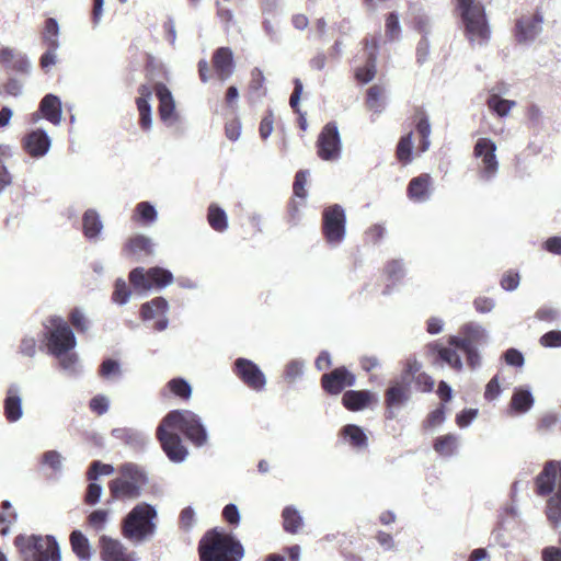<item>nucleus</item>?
Segmentation results:
<instances>
[{
	"label": "nucleus",
	"instance_id": "obj_1",
	"mask_svg": "<svg viewBox=\"0 0 561 561\" xmlns=\"http://www.w3.org/2000/svg\"><path fill=\"white\" fill-rule=\"evenodd\" d=\"M197 551L199 561H241L244 557L242 543L218 528H211L203 535Z\"/></svg>",
	"mask_w": 561,
	"mask_h": 561
},
{
	"label": "nucleus",
	"instance_id": "obj_2",
	"mask_svg": "<svg viewBox=\"0 0 561 561\" xmlns=\"http://www.w3.org/2000/svg\"><path fill=\"white\" fill-rule=\"evenodd\" d=\"M456 11L465 26V35L471 44L484 45L491 37L485 10L477 0H455Z\"/></svg>",
	"mask_w": 561,
	"mask_h": 561
},
{
	"label": "nucleus",
	"instance_id": "obj_3",
	"mask_svg": "<svg viewBox=\"0 0 561 561\" xmlns=\"http://www.w3.org/2000/svg\"><path fill=\"white\" fill-rule=\"evenodd\" d=\"M13 543L22 561H61L59 545L51 535L20 534Z\"/></svg>",
	"mask_w": 561,
	"mask_h": 561
},
{
	"label": "nucleus",
	"instance_id": "obj_4",
	"mask_svg": "<svg viewBox=\"0 0 561 561\" xmlns=\"http://www.w3.org/2000/svg\"><path fill=\"white\" fill-rule=\"evenodd\" d=\"M157 511L148 503H139L122 522V535L127 540L139 543L151 538L157 529Z\"/></svg>",
	"mask_w": 561,
	"mask_h": 561
},
{
	"label": "nucleus",
	"instance_id": "obj_5",
	"mask_svg": "<svg viewBox=\"0 0 561 561\" xmlns=\"http://www.w3.org/2000/svg\"><path fill=\"white\" fill-rule=\"evenodd\" d=\"M118 477L108 482V491L113 501H126L139 497L147 479L142 470L133 462L117 468Z\"/></svg>",
	"mask_w": 561,
	"mask_h": 561
},
{
	"label": "nucleus",
	"instance_id": "obj_6",
	"mask_svg": "<svg viewBox=\"0 0 561 561\" xmlns=\"http://www.w3.org/2000/svg\"><path fill=\"white\" fill-rule=\"evenodd\" d=\"M162 420L164 425L183 433L195 446H203L207 440L206 430L201 419L192 411L174 410L169 412Z\"/></svg>",
	"mask_w": 561,
	"mask_h": 561
},
{
	"label": "nucleus",
	"instance_id": "obj_7",
	"mask_svg": "<svg viewBox=\"0 0 561 561\" xmlns=\"http://www.w3.org/2000/svg\"><path fill=\"white\" fill-rule=\"evenodd\" d=\"M448 345L462 351L467 358V364L470 368L474 369L480 366L481 358L478 352V346L485 342L484 330L474 324H465L458 335H450L448 337Z\"/></svg>",
	"mask_w": 561,
	"mask_h": 561
},
{
	"label": "nucleus",
	"instance_id": "obj_8",
	"mask_svg": "<svg viewBox=\"0 0 561 561\" xmlns=\"http://www.w3.org/2000/svg\"><path fill=\"white\" fill-rule=\"evenodd\" d=\"M321 231L331 245L340 244L346 234V215L339 204L328 206L322 211Z\"/></svg>",
	"mask_w": 561,
	"mask_h": 561
},
{
	"label": "nucleus",
	"instance_id": "obj_9",
	"mask_svg": "<svg viewBox=\"0 0 561 561\" xmlns=\"http://www.w3.org/2000/svg\"><path fill=\"white\" fill-rule=\"evenodd\" d=\"M49 323L51 329L46 334L49 353L59 357L75 348L76 337L68 323L59 317L50 318Z\"/></svg>",
	"mask_w": 561,
	"mask_h": 561
},
{
	"label": "nucleus",
	"instance_id": "obj_10",
	"mask_svg": "<svg viewBox=\"0 0 561 561\" xmlns=\"http://www.w3.org/2000/svg\"><path fill=\"white\" fill-rule=\"evenodd\" d=\"M173 279L170 271L159 266L147 271L144 267H135L129 273V282L136 289L162 288L170 285Z\"/></svg>",
	"mask_w": 561,
	"mask_h": 561
},
{
	"label": "nucleus",
	"instance_id": "obj_11",
	"mask_svg": "<svg viewBox=\"0 0 561 561\" xmlns=\"http://www.w3.org/2000/svg\"><path fill=\"white\" fill-rule=\"evenodd\" d=\"M157 438L170 460L180 462L187 456V449L183 445L181 437L174 432V430L164 425L163 420L157 428Z\"/></svg>",
	"mask_w": 561,
	"mask_h": 561
},
{
	"label": "nucleus",
	"instance_id": "obj_12",
	"mask_svg": "<svg viewBox=\"0 0 561 561\" xmlns=\"http://www.w3.org/2000/svg\"><path fill=\"white\" fill-rule=\"evenodd\" d=\"M317 148L318 156L322 160L331 161L340 157L341 140L334 122L328 123L322 128L317 140Z\"/></svg>",
	"mask_w": 561,
	"mask_h": 561
},
{
	"label": "nucleus",
	"instance_id": "obj_13",
	"mask_svg": "<svg viewBox=\"0 0 561 561\" xmlns=\"http://www.w3.org/2000/svg\"><path fill=\"white\" fill-rule=\"evenodd\" d=\"M100 558L102 561H138L136 551L130 550L119 539L102 535L99 538Z\"/></svg>",
	"mask_w": 561,
	"mask_h": 561
},
{
	"label": "nucleus",
	"instance_id": "obj_14",
	"mask_svg": "<svg viewBox=\"0 0 561 561\" xmlns=\"http://www.w3.org/2000/svg\"><path fill=\"white\" fill-rule=\"evenodd\" d=\"M496 145L490 138H479L473 147V156L481 159V176L485 180L493 178L499 170L495 156Z\"/></svg>",
	"mask_w": 561,
	"mask_h": 561
},
{
	"label": "nucleus",
	"instance_id": "obj_15",
	"mask_svg": "<svg viewBox=\"0 0 561 561\" xmlns=\"http://www.w3.org/2000/svg\"><path fill=\"white\" fill-rule=\"evenodd\" d=\"M320 382L324 392L336 396L345 388L353 387L356 382V376L345 366H340L330 373L323 374Z\"/></svg>",
	"mask_w": 561,
	"mask_h": 561
},
{
	"label": "nucleus",
	"instance_id": "obj_16",
	"mask_svg": "<svg viewBox=\"0 0 561 561\" xmlns=\"http://www.w3.org/2000/svg\"><path fill=\"white\" fill-rule=\"evenodd\" d=\"M233 371L238 378L252 390L261 391L264 389L266 383L265 376L252 360L238 358L234 362Z\"/></svg>",
	"mask_w": 561,
	"mask_h": 561
},
{
	"label": "nucleus",
	"instance_id": "obj_17",
	"mask_svg": "<svg viewBox=\"0 0 561 561\" xmlns=\"http://www.w3.org/2000/svg\"><path fill=\"white\" fill-rule=\"evenodd\" d=\"M410 394V385L408 382L396 381L391 383L385 391L386 419H394V410L404 405L409 401Z\"/></svg>",
	"mask_w": 561,
	"mask_h": 561
},
{
	"label": "nucleus",
	"instance_id": "obj_18",
	"mask_svg": "<svg viewBox=\"0 0 561 561\" xmlns=\"http://www.w3.org/2000/svg\"><path fill=\"white\" fill-rule=\"evenodd\" d=\"M557 479L559 484L561 479V462L556 460L547 461L542 471L535 480L536 493L540 496L551 494L554 490Z\"/></svg>",
	"mask_w": 561,
	"mask_h": 561
},
{
	"label": "nucleus",
	"instance_id": "obj_19",
	"mask_svg": "<svg viewBox=\"0 0 561 561\" xmlns=\"http://www.w3.org/2000/svg\"><path fill=\"white\" fill-rule=\"evenodd\" d=\"M153 254V243L151 240L142 234H137L129 238L122 248V255L139 261Z\"/></svg>",
	"mask_w": 561,
	"mask_h": 561
},
{
	"label": "nucleus",
	"instance_id": "obj_20",
	"mask_svg": "<svg viewBox=\"0 0 561 561\" xmlns=\"http://www.w3.org/2000/svg\"><path fill=\"white\" fill-rule=\"evenodd\" d=\"M24 151L32 158H41L50 148V139L43 129L33 130L22 139Z\"/></svg>",
	"mask_w": 561,
	"mask_h": 561
},
{
	"label": "nucleus",
	"instance_id": "obj_21",
	"mask_svg": "<svg viewBox=\"0 0 561 561\" xmlns=\"http://www.w3.org/2000/svg\"><path fill=\"white\" fill-rule=\"evenodd\" d=\"M213 68L220 81L228 80L234 71L232 50L229 47L217 48L211 57Z\"/></svg>",
	"mask_w": 561,
	"mask_h": 561
},
{
	"label": "nucleus",
	"instance_id": "obj_22",
	"mask_svg": "<svg viewBox=\"0 0 561 561\" xmlns=\"http://www.w3.org/2000/svg\"><path fill=\"white\" fill-rule=\"evenodd\" d=\"M154 92L159 100L158 113L163 123H173L176 119L175 102L168 87L159 82L154 85Z\"/></svg>",
	"mask_w": 561,
	"mask_h": 561
},
{
	"label": "nucleus",
	"instance_id": "obj_23",
	"mask_svg": "<svg viewBox=\"0 0 561 561\" xmlns=\"http://www.w3.org/2000/svg\"><path fill=\"white\" fill-rule=\"evenodd\" d=\"M366 60L363 66H358L354 70V78L360 84L373 81L377 73V45L365 47Z\"/></svg>",
	"mask_w": 561,
	"mask_h": 561
},
{
	"label": "nucleus",
	"instance_id": "obj_24",
	"mask_svg": "<svg viewBox=\"0 0 561 561\" xmlns=\"http://www.w3.org/2000/svg\"><path fill=\"white\" fill-rule=\"evenodd\" d=\"M375 401V396L369 390H347L343 393L342 404L352 412L360 411Z\"/></svg>",
	"mask_w": 561,
	"mask_h": 561
},
{
	"label": "nucleus",
	"instance_id": "obj_25",
	"mask_svg": "<svg viewBox=\"0 0 561 561\" xmlns=\"http://www.w3.org/2000/svg\"><path fill=\"white\" fill-rule=\"evenodd\" d=\"M542 16L539 13L522 18L516 22V38L518 42L534 39L541 31Z\"/></svg>",
	"mask_w": 561,
	"mask_h": 561
},
{
	"label": "nucleus",
	"instance_id": "obj_26",
	"mask_svg": "<svg viewBox=\"0 0 561 561\" xmlns=\"http://www.w3.org/2000/svg\"><path fill=\"white\" fill-rule=\"evenodd\" d=\"M139 96L136 99L137 110L139 112V125L141 129L148 130L151 127V106L149 99L151 98L152 90L147 84H141L138 88Z\"/></svg>",
	"mask_w": 561,
	"mask_h": 561
},
{
	"label": "nucleus",
	"instance_id": "obj_27",
	"mask_svg": "<svg viewBox=\"0 0 561 561\" xmlns=\"http://www.w3.org/2000/svg\"><path fill=\"white\" fill-rule=\"evenodd\" d=\"M431 176L427 173H422L413 178L407 188L410 199L414 202H424L430 197Z\"/></svg>",
	"mask_w": 561,
	"mask_h": 561
},
{
	"label": "nucleus",
	"instance_id": "obj_28",
	"mask_svg": "<svg viewBox=\"0 0 561 561\" xmlns=\"http://www.w3.org/2000/svg\"><path fill=\"white\" fill-rule=\"evenodd\" d=\"M0 64L5 68L21 73H26L30 69V64L26 57L21 54H16L14 49L9 47L0 49Z\"/></svg>",
	"mask_w": 561,
	"mask_h": 561
},
{
	"label": "nucleus",
	"instance_id": "obj_29",
	"mask_svg": "<svg viewBox=\"0 0 561 561\" xmlns=\"http://www.w3.org/2000/svg\"><path fill=\"white\" fill-rule=\"evenodd\" d=\"M39 110L43 114V116L53 123L54 125H57L61 121V102L58 96L54 94H47L45 95L39 104Z\"/></svg>",
	"mask_w": 561,
	"mask_h": 561
},
{
	"label": "nucleus",
	"instance_id": "obj_30",
	"mask_svg": "<svg viewBox=\"0 0 561 561\" xmlns=\"http://www.w3.org/2000/svg\"><path fill=\"white\" fill-rule=\"evenodd\" d=\"M430 348L437 353L438 357L448 364L453 369L456 371L462 370V360L460 358V355L457 353L456 347L454 346H444L438 342L430 344Z\"/></svg>",
	"mask_w": 561,
	"mask_h": 561
},
{
	"label": "nucleus",
	"instance_id": "obj_31",
	"mask_svg": "<svg viewBox=\"0 0 561 561\" xmlns=\"http://www.w3.org/2000/svg\"><path fill=\"white\" fill-rule=\"evenodd\" d=\"M69 542L72 552L81 560L89 561L91 559V546L89 539L80 530L71 531Z\"/></svg>",
	"mask_w": 561,
	"mask_h": 561
},
{
	"label": "nucleus",
	"instance_id": "obj_32",
	"mask_svg": "<svg viewBox=\"0 0 561 561\" xmlns=\"http://www.w3.org/2000/svg\"><path fill=\"white\" fill-rule=\"evenodd\" d=\"M340 434L347 439L350 445L354 448L364 449L368 446V438L358 425L347 424L342 427Z\"/></svg>",
	"mask_w": 561,
	"mask_h": 561
},
{
	"label": "nucleus",
	"instance_id": "obj_33",
	"mask_svg": "<svg viewBox=\"0 0 561 561\" xmlns=\"http://www.w3.org/2000/svg\"><path fill=\"white\" fill-rule=\"evenodd\" d=\"M103 228L99 214L94 209H88L82 216L83 234L88 239H95Z\"/></svg>",
	"mask_w": 561,
	"mask_h": 561
},
{
	"label": "nucleus",
	"instance_id": "obj_34",
	"mask_svg": "<svg viewBox=\"0 0 561 561\" xmlns=\"http://www.w3.org/2000/svg\"><path fill=\"white\" fill-rule=\"evenodd\" d=\"M4 415L9 422H16L22 416L21 398L10 388L4 399Z\"/></svg>",
	"mask_w": 561,
	"mask_h": 561
},
{
	"label": "nucleus",
	"instance_id": "obj_35",
	"mask_svg": "<svg viewBox=\"0 0 561 561\" xmlns=\"http://www.w3.org/2000/svg\"><path fill=\"white\" fill-rule=\"evenodd\" d=\"M284 530L289 534H297L304 522L299 512L293 506H286L282 512Z\"/></svg>",
	"mask_w": 561,
	"mask_h": 561
},
{
	"label": "nucleus",
	"instance_id": "obj_36",
	"mask_svg": "<svg viewBox=\"0 0 561 561\" xmlns=\"http://www.w3.org/2000/svg\"><path fill=\"white\" fill-rule=\"evenodd\" d=\"M416 118H417V121L415 124V128H416L417 134L421 137L419 150L421 152H424L430 148L428 137L431 135V125H430L427 115L423 111H419L416 113Z\"/></svg>",
	"mask_w": 561,
	"mask_h": 561
},
{
	"label": "nucleus",
	"instance_id": "obj_37",
	"mask_svg": "<svg viewBox=\"0 0 561 561\" xmlns=\"http://www.w3.org/2000/svg\"><path fill=\"white\" fill-rule=\"evenodd\" d=\"M534 404V398L528 390L516 389L511 399V408L518 412L524 413L528 411Z\"/></svg>",
	"mask_w": 561,
	"mask_h": 561
},
{
	"label": "nucleus",
	"instance_id": "obj_38",
	"mask_svg": "<svg viewBox=\"0 0 561 561\" xmlns=\"http://www.w3.org/2000/svg\"><path fill=\"white\" fill-rule=\"evenodd\" d=\"M59 26L55 19L48 18L45 21L42 32V41L46 47L58 48Z\"/></svg>",
	"mask_w": 561,
	"mask_h": 561
},
{
	"label": "nucleus",
	"instance_id": "obj_39",
	"mask_svg": "<svg viewBox=\"0 0 561 561\" xmlns=\"http://www.w3.org/2000/svg\"><path fill=\"white\" fill-rule=\"evenodd\" d=\"M207 220L209 226L218 232L225 231L228 227L225 210L214 204L208 207Z\"/></svg>",
	"mask_w": 561,
	"mask_h": 561
},
{
	"label": "nucleus",
	"instance_id": "obj_40",
	"mask_svg": "<svg viewBox=\"0 0 561 561\" xmlns=\"http://www.w3.org/2000/svg\"><path fill=\"white\" fill-rule=\"evenodd\" d=\"M457 447V437L454 434L438 436L433 444L434 450L440 456H451Z\"/></svg>",
	"mask_w": 561,
	"mask_h": 561
},
{
	"label": "nucleus",
	"instance_id": "obj_41",
	"mask_svg": "<svg viewBox=\"0 0 561 561\" xmlns=\"http://www.w3.org/2000/svg\"><path fill=\"white\" fill-rule=\"evenodd\" d=\"M18 516L9 501H3L0 505V535L7 536L10 530V525L15 523Z\"/></svg>",
	"mask_w": 561,
	"mask_h": 561
},
{
	"label": "nucleus",
	"instance_id": "obj_42",
	"mask_svg": "<svg viewBox=\"0 0 561 561\" xmlns=\"http://www.w3.org/2000/svg\"><path fill=\"white\" fill-rule=\"evenodd\" d=\"M168 309V302L162 297H156L151 301L141 306V316L144 319H152L158 314H162Z\"/></svg>",
	"mask_w": 561,
	"mask_h": 561
},
{
	"label": "nucleus",
	"instance_id": "obj_43",
	"mask_svg": "<svg viewBox=\"0 0 561 561\" xmlns=\"http://www.w3.org/2000/svg\"><path fill=\"white\" fill-rule=\"evenodd\" d=\"M396 157L403 165H407L412 161V133L400 138L396 149Z\"/></svg>",
	"mask_w": 561,
	"mask_h": 561
},
{
	"label": "nucleus",
	"instance_id": "obj_44",
	"mask_svg": "<svg viewBox=\"0 0 561 561\" xmlns=\"http://www.w3.org/2000/svg\"><path fill=\"white\" fill-rule=\"evenodd\" d=\"M157 218L154 207L148 202H140L135 208L133 219L144 225L151 224Z\"/></svg>",
	"mask_w": 561,
	"mask_h": 561
},
{
	"label": "nucleus",
	"instance_id": "obj_45",
	"mask_svg": "<svg viewBox=\"0 0 561 561\" xmlns=\"http://www.w3.org/2000/svg\"><path fill=\"white\" fill-rule=\"evenodd\" d=\"M488 107L495 112L499 116H506L510 111L515 106V101L500 98L497 94H492L486 101Z\"/></svg>",
	"mask_w": 561,
	"mask_h": 561
},
{
	"label": "nucleus",
	"instance_id": "obj_46",
	"mask_svg": "<svg viewBox=\"0 0 561 561\" xmlns=\"http://www.w3.org/2000/svg\"><path fill=\"white\" fill-rule=\"evenodd\" d=\"M168 389L175 397H179L182 400H188L192 396V387L190 383L183 378H173L167 383Z\"/></svg>",
	"mask_w": 561,
	"mask_h": 561
},
{
	"label": "nucleus",
	"instance_id": "obj_47",
	"mask_svg": "<svg viewBox=\"0 0 561 561\" xmlns=\"http://www.w3.org/2000/svg\"><path fill=\"white\" fill-rule=\"evenodd\" d=\"M383 96V88L379 84L371 85L366 93L365 104L366 106L375 112H380L382 104L381 100Z\"/></svg>",
	"mask_w": 561,
	"mask_h": 561
},
{
	"label": "nucleus",
	"instance_id": "obj_48",
	"mask_svg": "<svg viewBox=\"0 0 561 561\" xmlns=\"http://www.w3.org/2000/svg\"><path fill=\"white\" fill-rule=\"evenodd\" d=\"M264 82L265 78L262 70H260L259 68L252 69L251 80L248 85L249 93L256 96L265 95L266 91L264 89Z\"/></svg>",
	"mask_w": 561,
	"mask_h": 561
},
{
	"label": "nucleus",
	"instance_id": "obj_49",
	"mask_svg": "<svg viewBox=\"0 0 561 561\" xmlns=\"http://www.w3.org/2000/svg\"><path fill=\"white\" fill-rule=\"evenodd\" d=\"M308 171L299 170L293 183V198L306 201L308 192L306 190Z\"/></svg>",
	"mask_w": 561,
	"mask_h": 561
},
{
	"label": "nucleus",
	"instance_id": "obj_50",
	"mask_svg": "<svg viewBox=\"0 0 561 561\" xmlns=\"http://www.w3.org/2000/svg\"><path fill=\"white\" fill-rule=\"evenodd\" d=\"M306 206V201L290 198L287 204V220L291 225H297L300 220V210Z\"/></svg>",
	"mask_w": 561,
	"mask_h": 561
},
{
	"label": "nucleus",
	"instance_id": "obj_51",
	"mask_svg": "<svg viewBox=\"0 0 561 561\" xmlns=\"http://www.w3.org/2000/svg\"><path fill=\"white\" fill-rule=\"evenodd\" d=\"M115 471L114 467L108 463H102L101 461H93L87 472V478L89 481H94L98 479L100 474H112Z\"/></svg>",
	"mask_w": 561,
	"mask_h": 561
},
{
	"label": "nucleus",
	"instance_id": "obj_52",
	"mask_svg": "<svg viewBox=\"0 0 561 561\" xmlns=\"http://www.w3.org/2000/svg\"><path fill=\"white\" fill-rule=\"evenodd\" d=\"M386 36L389 41H394L399 37L401 27L397 13L391 12L386 18L385 24Z\"/></svg>",
	"mask_w": 561,
	"mask_h": 561
},
{
	"label": "nucleus",
	"instance_id": "obj_53",
	"mask_svg": "<svg viewBox=\"0 0 561 561\" xmlns=\"http://www.w3.org/2000/svg\"><path fill=\"white\" fill-rule=\"evenodd\" d=\"M69 321L77 332L85 333L88 331L89 320L80 309L75 308L70 311Z\"/></svg>",
	"mask_w": 561,
	"mask_h": 561
},
{
	"label": "nucleus",
	"instance_id": "obj_54",
	"mask_svg": "<svg viewBox=\"0 0 561 561\" xmlns=\"http://www.w3.org/2000/svg\"><path fill=\"white\" fill-rule=\"evenodd\" d=\"M129 296H130V290L128 289L125 280L117 279L115 282L112 299L117 304H125V302H127Z\"/></svg>",
	"mask_w": 561,
	"mask_h": 561
},
{
	"label": "nucleus",
	"instance_id": "obj_55",
	"mask_svg": "<svg viewBox=\"0 0 561 561\" xmlns=\"http://www.w3.org/2000/svg\"><path fill=\"white\" fill-rule=\"evenodd\" d=\"M445 421V405L440 404L437 409L433 410L428 413L424 426L432 428L443 424Z\"/></svg>",
	"mask_w": 561,
	"mask_h": 561
},
{
	"label": "nucleus",
	"instance_id": "obj_56",
	"mask_svg": "<svg viewBox=\"0 0 561 561\" xmlns=\"http://www.w3.org/2000/svg\"><path fill=\"white\" fill-rule=\"evenodd\" d=\"M107 515L105 510H95L88 516V524L95 530H101L107 520Z\"/></svg>",
	"mask_w": 561,
	"mask_h": 561
},
{
	"label": "nucleus",
	"instance_id": "obj_57",
	"mask_svg": "<svg viewBox=\"0 0 561 561\" xmlns=\"http://www.w3.org/2000/svg\"><path fill=\"white\" fill-rule=\"evenodd\" d=\"M89 408L96 415H103L108 410V399L103 394L94 396L89 402Z\"/></svg>",
	"mask_w": 561,
	"mask_h": 561
},
{
	"label": "nucleus",
	"instance_id": "obj_58",
	"mask_svg": "<svg viewBox=\"0 0 561 561\" xmlns=\"http://www.w3.org/2000/svg\"><path fill=\"white\" fill-rule=\"evenodd\" d=\"M415 387L422 392H431L434 389V379L426 373H419L414 378Z\"/></svg>",
	"mask_w": 561,
	"mask_h": 561
},
{
	"label": "nucleus",
	"instance_id": "obj_59",
	"mask_svg": "<svg viewBox=\"0 0 561 561\" xmlns=\"http://www.w3.org/2000/svg\"><path fill=\"white\" fill-rule=\"evenodd\" d=\"M539 343L543 347H560L561 346V331L552 330L545 333Z\"/></svg>",
	"mask_w": 561,
	"mask_h": 561
},
{
	"label": "nucleus",
	"instance_id": "obj_60",
	"mask_svg": "<svg viewBox=\"0 0 561 561\" xmlns=\"http://www.w3.org/2000/svg\"><path fill=\"white\" fill-rule=\"evenodd\" d=\"M102 494V486L99 483L90 482L87 486L84 495V503L88 505H94L99 502Z\"/></svg>",
	"mask_w": 561,
	"mask_h": 561
},
{
	"label": "nucleus",
	"instance_id": "obj_61",
	"mask_svg": "<svg viewBox=\"0 0 561 561\" xmlns=\"http://www.w3.org/2000/svg\"><path fill=\"white\" fill-rule=\"evenodd\" d=\"M385 274L389 279L397 280L403 274L402 263L398 260L389 261L383 268Z\"/></svg>",
	"mask_w": 561,
	"mask_h": 561
},
{
	"label": "nucleus",
	"instance_id": "obj_62",
	"mask_svg": "<svg viewBox=\"0 0 561 561\" xmlns=\"http://www.w3.org/2000/svg\"><path fill=\"white\" fill-rule=\"evenodd\" d=\"M501 393L500 378L495 375L485 386L484 399L486 401L495 400Z\"/></svg>",
	"mask_w": 561,
	"mask_h": 561
},
{
	"label": "nucleus",
	"instance_id": "obj_63",
	"mask_svg": "<svg viewBox=\"0 0 561 561\" xmlns=\"http://www.w3.org/2000/svg\"><path fill=\"white\" fill-rule=\"evenodd\" d=\"M503 357L507 365L514 367H522L525 362L524 355L516 348H508Z\"/></svg>",
	"mask_w": 561,
	"mask_h": 561
},
{
	"label": "nucleus",
	"instance_id": "obj_64",
	"mask_svg": "<svg viewBox=\"0 0 561 561\" xmlns=\"http://www.w3.org/2000/svg\"><path fill=\"white\" fill-rule=\"evenodd\" d=\"M519 285V274L516 272H506L501 279V286L505 290H514Z\"/></svg>",
	"mask_w": 561,
	"mask_h": 561
}]
</instances>
